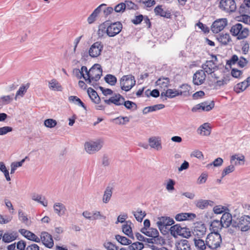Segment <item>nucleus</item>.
I'll use <instances>...</instances> for the list:
<instances>
[{"label": "nucleus", "mask_w": 250, "mask_h": 250, "mask_svg": "<svg viewBox=\"0 0 250 250\" xmlns=\"http://www.w3.org/2000/svg\"><path fill=\"white\" fill-rule=\"evenodd\" d=\"M206 231L207 228L205 225L201 223H197L194 228L192 233L195 236L200 238L206 234Z\"/></svg>", "instance_id": "16"}, {"label": "nucleus", "mask_w": 250, "mask_h": 250, "mask_svg": "<svg viewBox=\"0 0 250 250\" xmlns=\"http://www.w3.org/2000/svg\"><path fill=\"white\" fill-rule=\"evenodd\" d=\"M18 233L17 231H10L5 233L2 234V241L6 243H10L18 237Z\"/></svg>", "instance_id": "25"}, {"label": "nucleus", "mask_w": 250, "mask_h": 250, "mask_svg": "<svg viewBox=\"0 0 250 250\" xmlns=\"http://www.w3.org/2000/svg\"><path fill=\"white\" fill-rule=\"evenodd\" d=\"M0 170L4 173L5 177L7 181H9L11 180V178L9 176V171L7 169L4 163L2 162H0Z\"/></svg>", "instance_id": "48"}, {"label": "nucleus", "mask_w": 250, "mask_h": 250, "mask_svg": "<svg viewBox=\"0 0 250 250\" xmlns=\"http://www.w3.org/2000/svg\"><path fill=\"white\" fill-rule=\"evenodd\" d=\"M144 244L139 242L131 243L128 246V250H142L144 248Z\"/></svg>", "instance_id": "47"}, {"label": "nucleus", "mask_w": 250, "mask_h": 250, "mask_svg": "<svg viewBox=\"0 0 250 250\" xmlns=\"http://www.w3.org/2000/svg\"><path fill=\"white\" fill-rule=\"evenodd\" d=\"M174 223L173 219L169 217H161L159 218V221L157 222V226L160 230L165 227L170 226Z\"/></svg>", "instance_id": "18"}, {"label": "nucleus", "mask_w": 250, "mask_h": 250, "mask_svg": "<svg viewBox=\"0 0 250 250\" xmlns=\"http://www.w3.org/2000/svg\"><path fill=\"white\" fill-rule=\"evenodd\" d=\"M82 215L86 219L89 220H105L106 216L102 214L100 211L94 210L90 212L87 210L84 211Z\"/></svg>", "instance_id": "12"}, {"label": "nucleus", "mask_w": 250, "mask_h": 250, "mask_svg": "<svg viewBox=\"0 0 250 250\" xmlns=\"http://www.w3.org/2000/svg\"><path fill=\"white\" fill-rule=\"evenodd\" d=\"M165 107V105L163 104H156L153 106L146 107L143 110L144 114H146L150 112H153L157 110L163 109Z\"/></svg>", "instance_id": "35"}, {"label": "nucleus", "mask_w": 250, "mask_h": 250, "mask_svg": "<svg viewBox=\"0 0 250 250\" xmlns=\"http://www.w3.org/2000/svg\"><path fill=\"white\" fill-rule=\"evenodd\" d=\"M106 5L104 3L101 4L98 6L93 12L89 15L87 18V22L89 24H92L96 20L99 14L102 11L103 7L105 6Z\"/></svg>", "instance_id": "20"}, {"label": "nucleus", "mask_w": 250, "mask_h": 250, "mask_svg": "<svg viewBox=\"0 0 250 250\" xmlns=\"http://www.w3.org/2000/svg\"><path fill=\"white\" fill-rule=\"evenodd\" d=\"M219 7L227 13L234 12L236 9V3L234 0H221Z\"/></svg>", "instance_id": "8"}, {"label": "nucleus", "mask_w": 250, "mask_h": 250, "mask_svg": "<svg viewBox=\"0 0 250 250\" xmlns=\"http://www.w3.org/2000/svg\"><path fill=\"white\" fill-rule=\"evenodd\" d=\"M135 78L132 75H125L120 80L121 89L128 91L135 84Z\"/></svg>", "instance_id": "6"}, {"label": "nucleus", "mask_w": 250, "mask_h": 250, "mask_svg": "<svg viewBox=\"0 0 250 250\" xmlns=\"http://www.w3.org/2000/svg\"><path fill=\"white\" fill-rule=\"evenodd\" d=\"M221 221L224 226V228H227L230 225L232 227L233 219L231 214L228 212H225L221 218Z\"/></svg>", "instance_id": "22"}, {"label": "nucleus", "mask_w": 250, "mask_h": 250, "mask_svg": "<svg viewBox=\"0 0 250 250\" xmlns=\"http://www.w3.org/2000/svg\"><path fill=\"white\" fill-rule=\"evenodd\" d=\"M42 244L48 248H52L54 246V241L52 236L46 231L41 233L40 241Z\"/></svg>", "instance_id": "14"}, {"label": "nucleus", "mask_w": 250, "mask_h": 250, "mask_svg": "<svg viewBox=\"0 0 250 250\" xmlns=\"http://www.w3.org/2000/svg\"><path fill=\"white\" fill-rule=\"evenodd\" d=\"M103 146V141L100 140L96 141H91L87 142L84 144L86 151L90 154H94L99 151Z\"/></svg>", "instance_id": "7"}, {"label": "nucleus", "mask_w": 250, "mask_h": 250, "mask_svg": "<svg viewBox=\"0 0 250 250\" xmlns=\"http://www.w3.org/2000/svg\"><path fill=\"white\" fill-rule=\"evenodd\" d=\"M155 83L157 86L165 90L170 85V79L168 77L162 76L157 80Z\"/></svg>", "instance_id": "28"}, {"label": "nucleus", "mask_w": 250, "mask_h": 250, "mask_svg": "<svg viewBox=\"0 0 250 250\" xmlns=\"http://www.w3.org/2000/svg\"><path fill=\"white\" fill-rule=\"evenodd\" d=\"M210 229L212 230V232H218L219 233L223 227H224L221 220H214L211 222L210 225Z\"/></svg>", "instance_id": "32"}, {"label": "nucleus", "mask_w": 250, "mask_h": 250, "mask_svg": "<svg viewBox=\"0 0 250 250\" xmlns=\"http://www.w3.org/2000/svg\"><path fill=\"white\" fill-rule=\"evenodd\" d=\"M104 80L106 83L111 85H115L117 83L116 77L111 74H107L104 77Z\"/></svg>", "instance_id": "43"}, {"label": "nucleus", "mask_w": 250, "mask_h": 250, "mask_svg": "<svg viewBox=\"0 0 250 250\" xmlns=\"http://www.w3.org/2000/svg\"><path fill=\"white\" fill-rule=\"evenodd\" d=\"M248 87V85L246 84V83L243 81L241 83H237L234 87V90L237 93H239L241 92L244 91L246 88Z\"/></svg>", "instance_id": "42"}, {"label": "nucleus", "mask_w": 250, "mask_h": 250, "mask_svg": "<svg viewBox=\"0 0 250 250\" xmlns=\"http://www.w3.org/2000/svg\"><path fill=\"white\" fill-rule=\"evenodd\" d=\"M180 88L182 89L179 90L180 95L187 97L190 95L189 91L191 89L190 85L188 84H183L180 86Z\"/></svg>", "instance_id": "39"}, {"label": "nucleus", "mask_w": 250, "mask_h": 250, "mask_svg": "<svg viewBox=\"0 0 250 250\" xmlns=\"http://www.w3.org/2000/svg\"><path fill=\"white\" fill-rule=\"evenodd\" d=\"M196 217V215L192 213H180L175 216V219L178 221H182L187 220L193 219Z\"/></svg>", "instance_id": "27"}, {"label": "nucleus", "mask_w": 250, "mask_h": 250, "mask_svg": "<svg viewBox=\"0 0 250 250\" xmlns=\"http://www.w3.org/2000/svg\"><path fill=\"white\" fill-rule=\"evenodd\" d=\"M248 63V60L243 57H241L237 62L238 66L241 68L245 67Z\"/></svg>", "instance_id": "64"}, {"label": "nucleus", "mask_w": 250, "mask_h": 250, "mask_svg": "<svg viewBox=\"0 0 250 250\" xmlns=\"http://www.w3.org/2000/svg\"><path fill=\"white\" fill-rule=\"evenodd\" d=\"M154 12L156 15L166 18H170L171 16V13L169 11H164L160 5H158L155 8Z\"/></svg>", "instance_id": "31"}, {"label": "nucleus", "mask_w": 250, "mask_h": 250, "mask_svg": "<svg viewBox=\"0 0 250 250\" xmlns=\"http://www.w3.org/2000/svg\"><path fill=\"white\" fill-rule=\"evenodd\" d=\"M206 78L205 72L203 70H199L196 72L193 76V83L196 85L203 84Z\"/></svg>", "instance_id": "15"}, {"label": "nucleus", "mask_w": 250, "mask_h": 250, "mask_svg": "<svg viewBox=\"0 0 250 250\" xmlns=\"http://www.w3.org/2000/svg\"><path fill=\"white\" fill-rule=\"evenodd\" d=\"M177 250H191L190 245L186 239H181L175 244Z\"/></svg>", "instance_id": "26"}, {"label": "nucleus", "mask_w": 250, "mask_h": 250, "mask_svg": "<svg viewBox=\"0 0 250 250\" xmlns=\"http://www.w3.org/2000/svg\"><path fill=\"white\" fill-rule=\"evenodd\" d=\"M230 32L233 36H237V39L240 40L247 37L249 31L247 28H243L242 25L238 23L231 27Z\"/></svg>", "instance_id": "5"}, {"label": "nucleus", "mask_w": 250, "mask_h": 250, "mask_svg": "<svg viewBox=\"0 0 250 250\" xmlns=\"http://www.w3.org/2000/svg\"><path fill=\"white\" fill-rule=\"evenodd\" d=\"M49 87L52 90H60L61 86L56 80L53 79L49 83Z\"/></svg>", "instance_id": "50"}, {"label": "nucleus", "mask_w": 250, "mask_h": 250, "mask_svg": "<svg viewBox=\"0 0 250 250\" xmlns=\"http://www.w3.org/2000/svg\"><path fill=\"white\" fill-rule=\"evenodd\" d=\"M217 39L222 45H226L231 41L230 37L229 34H219L217 36Z\"/></svg>", "instance_id": "30"}, {"label": "nucleus", "mask_w": 250, "mask_h": 250, "mask_svg": "<svg viewBox=\"0 0 250 250\" xmlns=\"http://www.w3.org/2000/svg\"><path fill=\"white\" fill-rule=\"evenodd\" d=\"M235 216H233L235 218ZM232 227L238 228L242 231H246L250 229V216L249 215H242L237 218L236 220L233 219Z\"/></svg>", "instance_id": "2"}, {"label": "nucleus", "mask_w": 250, "mask_h": 250, "mask_svg": "<svg viewBox=\"0 0 250 250\" xmlns=\"http://www.w3.org/2000/svg\"><path fill=\"white\" fill-rule=\"evenodd\" d=\"M125 98L120 94H115V96L110 97L108 100H104V102L107 104H114L115 105L119 106L123 104Z\"/></svg>", "instance_id": "17"}, {"label": "nucleus", "mask_w": 250, "mask_h": 250, "mask_svg": "<svg viewBox=\"0 0 250 250\" xmlns=\"http://www.w3.org/2000/svg\"><path fill=\"white\" fill-rule=\"evenodd\" d=\"M150 236L154 238V239L157 238L158 239L159 237V232L156 229L150 228L149 229Z\"/></svg>", "instance_id": "63"}, {"label": "nucleus", "mask_w": 250, "mask_h": 250, "mask_svg": "<svg viewBox=\"0 0 250 250\" xmlns=\"http://www.w3.org/2000/svg\"><path fill=\"white\" fill-rule=\"evenodd\" d=\"M124 4L125 5V9L127 10H137L138 9V6L130 0H125Z\"/></svg>", "instance_id": "52"}, {"label": "nucleus", "mask_w": 250, "mask_h": 250, "mask_svg": "<svg viewBox=\"0 0 250 250\" xmlns=\"http://www.w3.org/2000/svg\"><path fill=\"white\" fill-rule=\"evenodd\" d=\"M104 247L107 250H118V247L111 242L106 241L103 243Z\"/></svg>", "instance_id": "51"}, {"label": "nucleus", "mask_w": 250, "mask_h": 250, "mask_svg": "<svg viewBox=\"0 0 250 250\" xmlns=\"http://www.w3.org/2000/svg\"><path fill=\"white\" fill-rule=\"evenodd\" d=\"M44 125L47 127L52 128L56 125L57 122L54 119H48L44 121Z\"/></svg>", "instance_id": "55"}, {"label": "nucleus", "mask_w": 250, "mask_h": 250, "mask_svg": "<svg viewBox=\"0 0 250 250\" xmlns=\"http://www.w3.org/2000/svg\"><path fill=\"white\" fill-rule=\"evenodd\" d=\"M245 7H250V0H244L243 3L241 5L239 9V12L240 13H242L244 12V9Z\"/></svg>", "instance_id": "61"}, {"label": "nucleus", "mask_w": 250, "mask_h": 250, "mask_svg": "<svg viewBox=\"0 0 250 250\" xmlns=\"http://www.w3.org/2000/svg\"><path fill=\"white\" fill-rule=\"evenodd\" d=\"M170 234L174 237L176 238L178 235L183 237L188 238L191 236V231L187 227H181L179 224L172 226L170 228Z\"/></svg>", "instance_id": "4"}, {"label": "nucleus", "mask_w": 250, "mask_h": 250, "mask_svg": "<svg viewBox=\"0 0 250 250\" xmlns=\"http://www.w3.org/2000/svg\"><path fill=\"white\" fill-rule=\"evenodd\" d=\"M202 70L208 74H212L214 70L217 69V66L216 62H213V61H207L204 64H202Z\"/></svg>", "instance_id": "19"}, {"label": "nucleus", "mask_w": 250, "mask_h": 250, "mask_svg": "<svg viewBox=\"0 0 250 250\" xmlns=\"http://www.w3.org/2000/svg\"><path fill=\"white\" fill-rule=\"evenodd\" d=\"M29 85L27 84L26 86L25 85H21L19 89L17 91L15 99H17V97L18 96H21V97H22L24 93L26 92L27 89L28 88Z\"/></svg>", "instance_id": "54"}, {"label": "nucleus", "mask_w": 250, "mask_h": 250, "mask_svg": "<svg viewBox=\"0 0 250 250\" xmlns=\"http://www.w3.org/2000/svg\"><path fill=\"white\" fill-rule=\"evenodd\" d=\"M103 44L100 42H94L88 50L89 55L92 58H96L100 56L103 49Z\"/></svg>", "instance_id": "10"}, {"label": "nucleus", "mask_w": 250, "mask_h": 250, "mask_svg": "<svg viewBox=\"0 0 250 250\" xmlns=\"http://www.w3.org/2000/svg\"><path fill=\"white\" fill-rule=\"evenodd\" d=\"M198 133L203 135H208L210 133V127L208 123H205L198 129Z\"/></svg>", "instance_id": "36"}, {"label": "nucleus", "mask_w": 250, "mask_h": 250, "mask_svg": "<svg viewBox=\"0 0 250 250\" xmlns=\"http://www.w3.org/2000/svg\"><path fill=\"white\" fill-rule=\"evenodd\" d=\"M69 100L70 102H73L76 104L81 106L84 109H86V107L85 106L84 104L81 101V100L77 96H71L69 97Z\"/></svg>", "instance_id": "44"}, {"label": "nucleus", "mask_w": 250, "mask_h": 250, "mask_svg": "<svg viewBox=\"0 0 250 250\" xmlns=\"http://www.w3.org/2000/svg\"><path fill=\"white\" fill-rule=\"evenodd\" d=\"M194 246L197 250H209L210 249L207 246L206 243L200 238H194L193 239Z\"/></svg>", "instance_id": "29"}, {"label": "nucleus", "mask_w": 250, "mask_h": 250, "mask_svg": "<svg viewBox=\"0 0 250 250\" xmlns=\"http://www.w3.org/2000/svg\"><path fill=\"white\" fill-rule=\"evenodd\" d=\"M102 73L101 65L95 64L88 71L87 78L85 79L86 82L96 88L98 85L96 82L101 78Z\"/></svg>", "instance_id": "1"}, {"label": "nucleus", "mask_w": 250, "mask_h": 250, "mask_svg": "<svg viewBox=\"0 0 250 250\" xmlns=\"http://www.w3.org/2000/svg\"><path fill=\"white\" fill-rule=\"evenodd\" d=\"M19 219L23 224L26 226H29L31 224V221H29L27 216L22 210L20 209L18 211Z\"/></svg>", "instance_id": "38"}, {"label": "nucleus", "mask_w": 250, "mask_h": 250, "mask_svg": "<svg viewBox=\"0 0 250 250\" xmlns=\"http://www.w3.org/2000/svg\"><path fill=\"white\" fill-rule=\"evenodd\" d=\"M31 199L33 200L40 203L44 207H46L47 206V202H44V200H45V198L44 197H42L41 195H39L36 193H33L31 195Z\"/></svg>", "instance_id": "37"}, {"label": "nucleus", "mask_w": 250, "mask_h": 250, "mask_svg": "<svg viewBox=\"0 0 250 250\" xmlns=\"http://www.w3.org/2000/svg\"><path fill=\"white\" fill-rule=\"evenodd\" d=\"M113 192V188L111 187L108 186L106 187L105 190L104 191V194L103 196V202L104 203H107L110 201Z\"/></svg>", "instance_id": "33"}, {"label": "nucleus", "mask_w": 250, "mask_h": 250, "mask_svg": "<svg viewBox=\"0 0 250 250\" xmlns=\"http://www.w3.org/2000/svg\"><path fill=\"white\" fill-rule=\"evenodd\" d=\"M133 215L136 219L140 222H141L143 218L146 215L145 212H143L141 209H138L137 211L133 212Z\"/></svg>", "instance_id": "46"}, {"label": "nucleus", "mask_w": 250, "mask_h": 250, "mask_svg": "<svg viewBox=\"0 0 250 250\" xmlns=\"http://www.w3.org/2000/svg\"><path fill=\"white\" fill-rule=\"evenodd\" d=\"M238 21L243 22L245 23L250 24V16L247 15H242Z\"/></svg>", "instance_id": "62"}, {"label": "nucleus", "mask_w": 250, "mask_h": 250, "mask_svg": "<svg viewBox=\"0 0 250 250\" xmlns=\"http://www.w3.org/2000/svg\"><path fill=\"white\" fill-rule=\"evenodd\" d=\"M166 94H167V98H173L177 96L180 95L179 90L175 89H168L166 90Z\"/></svg>", "instance_id": "49"}, {"label": "nucleus", "mask_w": 250, "mask_h": 250, "mask_svg": "<svg viewBox=\"0 0 250 250\" xmlns=\"http://www.w3.org/2000/svg\"><path fill=\"white\" fill-rule=\"evenodd\" d=\"M26 238L29 240L33 241L37 243L40 242V238L38 237L36 235L31 231L28 232V234Z\"/></svg>", "instance_id": "57"}, {"label": "nucleus", "mask_w": 250, "mask_h": 250, "mask_svg": "<svg viewBox=\"0 0 250 250\" xmlns=\"http://www.w3.org/2000/svg\"><path fill=\"white\" fill-rule=\"evenodd\" d=\"M87 93L91 100L95 104H99L100 101V98L97 92L93 89L89 87L87 89Z\"/></svg>", "instance_id": "34"}, {"label": "nucleus", "mask_w": 250, "mask_h": 250, "mask_svg": "<svg viewBox=\"0 0 250 250\" xmlns=\"http://www.w3.org/2000/svg\"><path fill=\"white\" fill-rule=\"evenodd\" d=\"M115 239L122 245H128L132 243L131 240L128 239L126 237L122 236L120 235H115Z\"/></svg>", "instance_id": "41"}, {"label": "nucleus", "mask_w": 250, "mask_h": 250, "mask_svg": "<svg viewBox=\"0 0 250 250\" xmlns=\"http://www.w3.org/2000/svg\"><path fill=\"white\" fill-rule=\"evenodd\" d=\"M228 24L226 18H222L215 21L211 27V31L214 33H218L225 27Z\"/></svg>", "instance_id": "11"}, {"label": "nucleus", "mask_w": 250, "mask_h": 250, "mask_svg": "<svg viewBox=\"0 0 250 250\" xmlns=\"http://www.w3.org/2000/svg\"><path fill=\"white\" fill-rule=\"evenodd\" d=\"M114 10L116 12L119 13L124 12L125 10V5L124 2H121L117 4L114 8Z\"/></svg>", "instance_id": "59"}, {"label": "nucleus", "mask_w": 250, "mask_h": 250, "mask_svg": "<svg viewBox=\"0 0 250 250\" xmlns=\"http://www.w3.org/2000/svg\"><path fill=\"white\" fill-rule=\"evenodd\" d=\"M235 169L233 165L229 166L225 168L222 173V177L223 178L226 175L233 172Z\"/></svg>", "instance_id": "56"}, {"label": "nucleus", "mask_w": 250, "mask_h": 250, "mask_svg": "<svg viewBox=\"0 0 250 250\" xmlns=\"http://www.w3.org/2000/svg\"><path fill=\"white\" fill-rule=\"evenodd\" d=\"M53 209L55 212L59 216L64 215L67 210L65 205L60 202L55 203L53 205Z\"/></svg>", "instance_id": "23"}, {"label": "nucleus", "mask_w": 250, "mask_h": 250, "mask_svg": "<svg viewBox=\"0 0 250 250\" xmlns=\"http://www.w3.org/2000/svg\"><path fill=\"white\" fill-rule=\"evenodd\" d=\"M229 210L226 207L221 205L216 206L213 208V211L215 214H221L226 212V210Z\"/></svg>", "instance_id": "53"}, {"label": "nucleus", "mask_w": 250, "mask_h": 250, "mask_svg": "<svg viewBox=\"0 0 250 250\" xmlns=\"http://www.w3.org/2000/svg\"><path fill=\"white\" fill-rule=\"evenodd\" d=\"M149 146L157 150L162 149L161 138L159 137H151L148 139Z\"/></svg>", "instance_id": "21"}, {"label": "nucleus", "mask_w": 250, "mask_h": 250, "mask_svg": "<svg viewBox=\"0 0 250 250\" xmlns=\"http://www.w3.org/2000/svg\"><path fill=\"white\" fill-rule=\"evenodd\" d=\"M125 223L126 224H124L122 226L123 232L129 237L134 239L131 228L130 226L127 224L128 222H126Z\"/></svg>", "instance_id": "40"}, {"label": "nucleus", "mask_w": 250, "mask_h": 250, "mask_svg": "<svg viewBox=\"0 0 250 250\" xmlns=\"http://www.w3.org/2000/svg\"><path fill=\"white\" fill-rule=\"evenodd\" d=\"M195 205L198 208L203 209L208 208L209 206H213L214 203L213 201L209 200L200 199L195 202Z\"/></svg>", "instance_id": "24"}, {"label": "nucleus", "mask_w": 250, "mask_h": 250, "mask_svg": "<svg viewBox=\"0 0 250 250\" xmlns=\"http://www.w3.org/2000/svg\"><path fill=\"white\" fill-rule=\"evenodd\" d=\"M123 25L120 22H115L108 25L105 32L109 37H112L118 34L121 31Z\"/></svg>", "instance_id": "9"}, {"label": "nucleus", "mask_w": 250, "mask_h": 250, "mask_svg": "<svg viewBox=\"0 0 250 250\" xmlns=\"http://www.w3.org/2000/svg\"><path fill=\"white\" fill-rule=\"evenodd\" d=\"M214 106V102L212 101L210 102H204L194 106L191 110L192 112H196L200 109L203 111H209L211 110Z\"/></svg>", "instance_id": "13"}, {"label": "nucleus", "mask_w": 250, "mask_h": 250, "mask_svg": "<svg viewBox=\"0 0 250 250\" xmlns=\"http://www.w3.org/2000/svg\"><path fill=\"white\" fill-rule=\"evenodd\" d=\"M206 245L210 249H216L222 243L221 235L218 232H211L206 238Z\"/></svg>", "instance_id": "3"}, {"label": "nucleus", "mask_w": 250, "mask_h": 250, "mask_svg": "<svg viewBox=\"0 0 250 250\" xmlns=\"http://www.w3.org/2000/svg\"><path fill=\"white\" fill-rule=\"evenodd\" d=\"M123 104L124 106L127 109L131 110H136L137 109V104L130 101H125V99L124 100Z\"/></svg>", "instance_id": "45"}, {"label": "nucleus", "mask_w": 250, "mask_h": 250, "mask_svg": "<svg viewBox=\"0 0 250 250\" xmlns=\"http://www.w3.org/2000/svg\"><path fill=\"white\" fill-rule=\"evenodd\" d=\"M175 184V181L171 179H168L167 183L166 185V189L168 191H173L174 189V185Z\"/></svg>", "instance_id": "58"}, {"label": "nucleus", "mask_w": 250, "mask_h": 250, "mask_svg": "<svg viewBox=\"0 0 250 250\" xmlns=\"http://www.w3.org/2000/svg\"><path fill=\"white\" fill-rule=\"evenodd\" d=\"M28 159V157L26 156L24 159H22L20 162H13L11 164V167H13L16 169L18 167H20L22 166L26 159Z\"/></svg>", "instance_id": "60"}]
</instances>
